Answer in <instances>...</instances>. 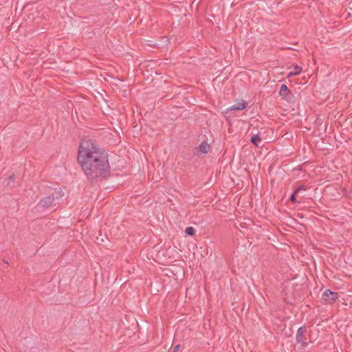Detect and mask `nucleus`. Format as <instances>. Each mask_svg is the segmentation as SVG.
<instances>
[{
	"label": "nucleus",
	"instance_id": "1",
	"mask_svg": "<svg viewBox=\"0 0 352 352\" xmlns=\"http://www.w3.org/2000/svg\"><path fill=\"white\" fill-rule=\"evenodd\" d=\"M77 160L91 184H96L109 177L111 168L108 155L91 140L80 141Z\"/></svg>",
	"mask_w": 352,
	"mask_h": 352
},
{
	"label": "nucleus",
	"instance_id": "2",
	"mask_svg": "<svg viewBox=\"0 0 352 352\" xmlns=\"http://www.w3.org/2000/svg\"><path fill=\"white\" fill-rule=\"evenodd\" d=\"M63 194H60L59 196L55 197L54 195H48L41 199L38 203V205L42 208H49L50 207H55L58 204L59 197H62Z\"/></svg>",
	"mask_w": 352,
	"mask_h": 352
},
{
	"label": "nucleus",
	"instance_id": "3",
	"mask_svg": "<svg viewBox=\"0 0 352 352\" xmlns=\"http://www.w3.org/2000/svg\"><path fill=\"white\" fill-rule=\"evenodd\" d=\"M305 328L301 327L297 330L296 333V341L297 342L306 346L307 345V338L305 337Z\"/></svg>",
	"mask_w": 352,
	"mask_h": 352
},
{
	"label": "nucleus",
	"instance_id": "4",
	"mask_svg": "<svg viewBox=\"0 0 352 352\" xmlns=\"http://www.w3.org/2000/svg\"><path fill=\"white\" fill-rule=\"evenodd\" d=\"M248 106L247 102H245L244 100H241L238 101L236 104H233L228 109V110L232 111V110H243L246 108Z\"/></svg>",
	"mask_w": 352,
	"mask_h": 352
},
{
	"label": "nucleus",
	"instance_id": "5",
	"mask_svg": "<svg viewBox=\"0 0 352 352\" xmlns=\"http://www.w3.org/2000/svg\"><path fill=\"white\" fill-rule=\"evenodd\" d=\"M324 296L326 297H330L332 302H335L338 298V294L333 292L329 289L324 291Z\"/></svg>",
	"mask_w": 352,
	"mask_h": 352
},
{
	"label": "nucleus",
	"instance_id": "6",
	"mask_svg": "<svg viewBox=\"0 0 352 352\" xmlns=\"http://www.w3.org/2000/svg\"><path fill=\"white\" fill-rule=\"evenodd\" d=\"M210 148V145L208 143L202 142L199 146V150L201 153L206 154L208 153Z\"/></svg>",
	"mask_w": 352,
	"mask_h": 352
},
{
	"label": "nucleus",
	"instance_id": "7",
	"mask_svg": "<svg viewBox=\"0 0 352 352\" xmlns=\"http://www.w3.org/2000/svg\"><path fill=\"white\" fill-rule=\"evenodd\" d=\"M288 92H289V89H288L287 86L285 84L282 85L280 87V91H279V94L281 96L285 97Z\"/></svg>",
	"mask_w": 352,
	"mask_h": 352
},
{
	"label": "nucleus",
	"instance_id": "8",
	"mask_svg": "<svg viewBox=\"0 0 352 352\" xmlns=\"http://www.w3.org/2000/svg\"><path fill=\"white\" fill-rule=\"evenodd\" d=\"M251 142L255 146H258L261 142V139L258 135H254L251 138Z\"/></svg>",
	"mask_w": 352,
	"mask_h": 352
},
{
	"label": "nucleus",
	"instance_id": "9",
	"mask_svg": "<svg viewBox=\"0 0 352 352\" xmlns=\"http://www.w3.org/2000/svg\"><path fill=\"white\" fill-rule=\"evenodd\" d=\"M185 232L190 236H193L195 233V230L192 227H187L186 228Z\"/></svg>",
	"mask_w": 352,
	"mask_h": 352
},
{
	"label": "nucleus",
	"instance_id": "10",
	"mask_svg": "<svg viewBox=\"0 0 352 352\" xmlns=\"http://www.w3.org/2000/svg\"><path fill=\"white\" fill-rule=\"evenodd\" d=\"M302 69L300 66H298V65H295L294 67V70L292 72H294V74L297 76L298 74H300L302 72Z\"/></svg>",
	"mask_w": 352,
	"mask_h": 352
},
{
	"label": "nucleus",
	"instance_id": "11",
	"mask_svg": "<svg viewBox=\"0 0 352 352\" xmlns=\"http://www.w3.org/2000/svg\"><path fill=\"white\" fill-rule=\"evenodd\" d=\"M300 191V188H297L294 192L291 195L290 200L293 202L296 201V195Z\"/></svg>",
	"mask_w": 352,
	"mask_h": 352
},
{
	"label": "nucleus",
	"instance_id": "12",
	"mask_svg": "<svg viewBox=\"0 0 352 352\" xmlns=\"http://www.w3.org/2000/svg\"><path fill=\"white\" fill-rule=\"evenodd\" d=\"M8 183H7V186H9V185L10 184V182H13V181H14V180H15V177H14V175H10V176L8 177Z\"/></svg>",
	"mask_w": 352,
	"mask_h": 352
},
{
	"label": "nucleus",
	"instance_id": "13",
	"mask_svg": "<svg viewBox=\"0 0 352 352\" xmlns=\"http://www.w3.org/2000/svg\"><path fill=\"white\" fill-rule=\"evenodd\" d=\"M179 348H180V345L179 344H177L176 345L174 349H173V352H177L179 350Z\"/></svg>",
	"mask_w": 352,
	"mask_h": 352
},
{
	"label": "nucleus",
	"instance_id": "14",
	"mask_svg": "<svg viewBox=\"0 0 352 352\" xmlns=\"http://www.w3.org/2000/svg\"><path fill=\"white\" fill-rule=\"evenodd\" d=\"M296 76L294 74V72H290L288 74H287V78H291L292 76Z\"/></svg>",
	"mask_w": 352,
	"mask_h": 352
},
{
	"label": "nucleus",
	"instance_id": "15",
	"mask_svg": "<svg viewBox=\"0 0 352 352\" xmlns=\"http://www.w3.org/2000/svg\"><path fill=\"white\" fill-rule=\"evenodd\" d=\"M298 188H300V190H301L302 189H304V186H300Z\"/></svg>",
	"mask_w": 352,
	"mask_h": 352
},
{
	"label": "nucleus",
	"instance_id": "16",
	"mask_svg": "<svg viewBox=\"0 0 352 352\" xmlns=\"http://www.w3.org/2000/svg\"><path fill=\"white\" fill-rule=\"evenodd\" d=\"M152 62H153L152 60L148 61V63H151Z\"/></svg>",
	"mask_w": 352,
	"mask_h": 352
}]
</instances>
